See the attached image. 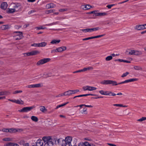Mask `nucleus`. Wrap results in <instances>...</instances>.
Returning <instances> with one entry per match:
<instances>
[{
	"label": "nucleus",
	"mask_w": 146,
	"mask_h": 146,
	"mask_svg": "<svg viewBox=\"0 0 146 146\" xmlns=\"http://www.w3.org/2000/svg\"><path fill=\"white\" fill-rule=\"evenodd\" d=\"M72 140L71 136H68L65 137V139L62 138L56 139L55 140L56 143L60 144L62 146H71V142Z\"/></svg>",
	"instance_id": "obj_1"
},
{
	"label": "nucleus",
	"mask_w": 146,
	"mask_h": 146,
	"mask_svg": "<svg viewBox=\"0 0 146 146\" xmlns=\"http://www.w3.org/2000/svg\"><path fill=\"white\" fill-rule=\"evenodd\" d=\"M100 83L104 85L111 84L113 86L117 85V83L116 81L112 80H104L101 81Z\"/></svg>",
	"instance_id": "obj_2"
},
{
	"label": "nucleus",
	"mask_w": 146,
	"mask_h": 146,
	"mask_svg": "<svg viewBox=\"0 0 146 146\" xmlns=\"http://www.w3.org/2000/svg\"><path fill=\"white\" fill-rule=\"evenodd\" d=\"M51 59L49 58H44L42 59L39 60L36 63V65L40 66L43 64L49 62Z\"/></svg>",
	"instance_id": "obj_3"
},
{
	"label": "nucleus",
	"mask_w": 146,
	"mask_h": 146,
	"mask_svg": "<svg viewBox=\"0 0 146 146\" xmlns=\"http://www.w3.org/2000/svg\"><path fill=\"white\" fill-rule=\"evenodd\" d=\"M42 140L44 144L48 143H53L52 141V139L51 136H45L42 137Z\"/></svg>",
	"instance_id": "obj_4"
},
{
	"label": "nucleus",
	"mask_w": 146,
	"mask_h": 146,
	"mask_svg": "<svg viewBox=\"0 0 146 146\" xmlns=\"http://www.w3.org/2000/svg\"><path fill=\"white\" fill-rule=\"evenodd\" d=\"M14 34V38L15 40H20L23 37V34L21 32H15Z\"/></svg>",
	"instance_id": "obj_5"
},
{
	"label": "nucleus",
	"mask_w": 146,
	"mask_h": 146,
	"mask_svg": "<svg viewBox=\"0 0 146 146\" xmlns=\"http://www.w3.org/2000/svg\"><path fill=\"white\" fill-rule=\"evenodd\" d=\"M58 23V22H54L52 23L46 24L44 25H43L42 26H41L39 27H36V28L37 29V30H40V29H44L46 28L45 27H43V26H52L54 25H56Z\"/></svg>",
	"instance_id": "obj_6"
},
{
	"label": "nucleus",
	"mask_w": 146,
	"mask_h": 146,
	"mask_svg": "<svg viewBox=\"0 0 146 146\" xmlns=\"http://www.w3.org/2000/svg\"><path fill=\"white\" fill-rule=\"evenodd\" d=\"M35 107V106H33L30 107H25L23 108L22 109L19 110V111L20 112H27L31 111Z\"/></svg>",
	"instance_id": "obj_7"
},
{
	"label": "nucleus",
	"mask_w": 146,
	"mask_h": 146,
	"mask_svg": "<svg viewBox=\"0 0 146 146\" xmlns=\"http://www.w3.org/2000/svg\"><path fill=\"white\" fill-rule=\"evenodd\" d=\"M82 89L84 91L88 90L89 91H92L96 90L97 88L94 87L86 86L83 87Z\"/></svg>",
	"instance_id": "obj_8"
},
{
	"label": "nucleus",
	"mask_w": 146,
	"mask_h": 146,
	"mask_svg": "<svg viewBox=\"0 0 146 146\" xmlns=\"http://www.w3.org/2000/svg\"><path fill=\"white\" fill-rule=\"evenodd\" d=\"M145 25L146 24L137 25L134 27V29L138 31H141L146 29V27H145V26H146Z\"/></svg>",
	"instance_id": "obj_9"
},
{
	"label": "nucleus",
	"mask_w": 146,
	"mask_h": 146,
	"mask_svg": "<svg viewBox=\"0 0 146 146\" xmlns=\"http://www.w3.org/2000/svg\"><path fill=\"white\" fill-rule=\"evenodd\" d=\"M138 79L136 78H131L130 79L127 80L122 82L119 83H117V85L120 84H123L126 83L128 82H134L135 81H137L138 80Z\"/></svg>",
	"instance_id": "obj_10"
},
{
	"label": "nucleus",
	"mask_w": 146,
	"mask_h": 146,
	"mask_svg": "<svg viewBox=\"0 0 146 146\" xmlns=\"http://www.w3.org/2000/svg\"><path fill=\"white\" fill-rule=\"evenodd\" d=\"M13 7L15 12H17L21 9V6L19 4H17L15 5Z\"/></svg>",
	"instance_id": "obj_11"
},
{
	"label": "nucleus",
	"mask_w": 146,
	"mask_h": 146,
	"mask_svg": "<svg viewBox=\"0 0 146 146\" xmlns=\"http://www.w3.org/2000/svg\"><path fill=\"white\" fill-rule=\"evenodd\" d=\"M108 14V12H107L97 13H96L95 16H96L102 17L107 16Z\"/></svg>",
	"instance_id": "obj_12"
},
{
	"label": "nucleus",
	"mask_w": 146,
	"mask_h": 146,
	"mask_svg": "<svg viewBox=\"0 0 146 146\" xmlns=\"http://www.w3.org/2000/svg\"><path fill=\"white\" fill-rule=\"evenodd\" d=\"M66 47L65 46H62L61 47H58L56 48L57 52H61L66 50Z\"/></svg>",
	"instance_id": "obj_13"
},
{
	"label": "nucleus",
	"mask_w": 146,
	"mask_h": 146,
	"mask_svg": "<svg viewBox=\"0 0 146 146\" xmlns=\"http://www.w3.org/2000/svg\"><path fill=\"white\" fill-rule=\"evenodd\" d=\"M133 50L130 49H127L126 50L125 53L127 55H133Z\"/></svg>",
	"instance_id": "obj_14"
},
{
	"label": "nucleus",
	"mask_w": 146,
	"mask_h": 146,
	"mask_svg": "<svg viewBox=\"0 0 146 146\" xmlns=\"http://www.w3.org/2000/svg\"><path fill=\"white\" fill-rule=\"evenodd\" d=\"M21 129H19L11 128L9 129V132L10 133H15L20 131Z\"/></svg>",
	"instance_id": "obj_15"
},
{
	"label": "nucleus",
	"mask_w": 146,
	"mask_h": 146,
	"mask_svg": "<svg viewBox=\"0 0 146 146\" xmlns=\"http://www.w3.org/2000/svg\"><path fill=\"white\" fill-rule=\"evenodd\" d=\"M36 146H43V143L42 140L40 139L37 140L36 142Z\"/></svg>",
	"instance_id": "obj_16"
},
{
	"label": "nucleus",
	"mask_w": 146,
	"mask_h": 146,
	"mask_svg": "<svg viewBox=\"0 0 146 146\" xmlns=\"http://www.w3.org/2000/svg\"><path fill=\"white\" fill-rule=\"evenodd\" d=\"M7 4L5 2L2 3L1 5V8L4 10H5L7 7Z\"/></svg>",
	"instance_id": "obj_17"
},
{
	"label": "nucleus",
	"mask_w": 146,
	"mask_h": 146,
	"mask_svg": "<svg viewBox=\"0 0 146 146\" xmlns=\"http://www.w3.org/2000/svg\"><path fill=\"white\" fill-rule=\"evenodd\" d=\"M56 7L55 5L53 3H50L47 4L46 5V7L47 9L52 8L55 7Z\"/></svg>",
	"instance_id": "obj_18"
},
{
	"label": "nucleus",
	"mask_w": 146,
	"mask_h": 146,
	"mask_svg": "<svg viewBox=\"0 0 146 146\" xmlns=\"http://www.w3.org/2000/svg\"><path fill=\"white\" fill-rule=\"evenodd\" d=\"M133 55H139L142 54V52L141 51L137 50H133Z\"/></svg>",
	"instance_id": "obj_19"
},
{
	"label": "nucleus",
	"mask_w": 146,
	"mask_h": 146,
	"mask_svg": "<svg viewBox=\"0 0 146 146\" xmlns=\"http://www.w3.org/2000/svg\"><path fill=\"white\" fill-rule=\"evenodd\" d=\"M60 41V40L54 39L52 40L50 42L51 44H57L59 43Z\"/></svg>",
	"instance_id": "obj_20"
},
{
	"label": "nucleus",
	"mask_w": 146,
	"mask_h": 146,
	"mask_svg": "<svg viewBox=\"0 0 146 146\" xmlns=\"http://www.w3.org/2000/svg\"><path fill=\"white\" fill-rule=\"evenodd\" d=\"M40 111L43 113H44L47 111V109L45 108V107L42 106H40Z\"/></svg>",
	"instance_id": "obj_21"
},
{
	"label": "nucleus",
	"mask_w": 146,
	"mask_h": 146,
	"mask_svg": "<svg viewBox=\"0 0 146 146\" xmlns=\"http://www.w3.org/2000/svg\"><path fill=\"white\" fill-rule=\"evenodd\" d=\"M34 88H38L42 87L43 84L42 83L33 84Z\"/></svg>",
	"instance_id": "obj_22"
},
{
	"label": "nucleus",
	"mask_w": 146,
	"mask_h": 146,
	"mask_svg": "<svg viewBox=\"0 0 146 146\" xmlns=\"http://www.w3.org/2000/svg\"><path fill=\"white\" fill-rule=\"evenodd\" d=\"M82 7L83 9L86 10L90 9L91 7L89 5H83Z\"/></svg>",
	"instance_id": "obj_23"
},
{
	"label": "nucleus",
	"mask_w": 146,
	"mask_h": 146,
	"mask_svg": "<svg viewBox=\"0 0 146 146\" xmlns=\"http://www.w3.org/2000/svg\"><path fill=\"white\" fill-rule=\"evenodd\" d=\"M7 13H13L14 12H16L14 8H8L7 9Z\"/></svg>",
	"instance_id": "obj_24"
},
{
	"label": "nucleus",
	"mask_w": 146,
	"mask_h": 146,
	"mask_svg": "<svg viewBox=\"0 0 146 146\" xmlns=\"http://www.w3.org/2000/svg\"><path fill=\"white\" fill-rule=\"evenodd\" d=\"M115 61H119V62H126V63H130V61L125 60H123V59H116L115 60Z\"/></svg>",
	"instance_id": "obj_25"
},
{
	"label": "nucleus",
	"mask_w": 146,
	"mask_h": 146,
	"mask_svg": "<svg viewBox=\"0 0 146 146\" xmlns=\"http://www.w3.org/2000/svg\"><path fill=\"white\" fill-rule=\"evenodd\" d=\"M87 110V109L86 108H84L80 112L82 114H86L88 113Z\"/></svg>",
	"instance_id": "obj_26"
},
{
	"label": "nucleus",
	"mask_w": 146,
	"mask_h": 146,
	"mask_svg": "<svg viewBox=\"0 0 146 146\" xmlns=\"http://www.w3.org/2000/svg\"><path fill=\"white\" fill-rule=\"evenodd\" d=\"M47 44V43L45 42H42L38 43L39 47H43L45 46Z\"/></svg>",
	"instance_id": "obj_27"
},
{
	"label": "nucleus",
	"mask_w": 146,
	"mask_h": 146,
	"mask_svg": "<svg viewBox=\"0 0 146 146\" xmlns=\"http://www.w3.org/2000/svg\"><path fill=\"white\" fill-rule=\"evenodd\" d=\"M65 96H69L72 95L71 90L67 91L64 92Z\"/></svg>",
	"instance_id": "obj_28"
},
{
	"label": "nucleus",
	"mask_w": 146,
	"mask_h": 146,
	"mask_svg": "<svg viewBox=\"0 0 146 146\" xmlns=\"http://www.w3.org/2000/svg\"><path fill=\"white\" fill-rule=\"evenodd\" d=\"M93 69V68L92 67H89L88 68H85L83 69H82V72L86 71L87 70H92Z\"/></svg>",
	"instance_id": "obj_29"
},
{
	"label": "nucleus",
	"mask_w": 146,
	"mask_h": 146,
	"mask_svg": "<svg viewBox=\"0 0 146 146\" xmlns=\"http://www.w3.org/2000/svg\"><path fill=\"white\" fill-rule=\"evenodd\" d=\"M32 56L34 55L39 53L40 52L38 50H33L31 51Z\"/></svg>",
	"instance_id": "obj_30"
},
{
	"label": "nucleus",
	"mask_w": 146,
	"mask_h": 146,
	"mask_svg": "<svg viewBox=\"0 0 146 146\" xmlns=\"http://www.w3.org/2000/svg\"><path fill=\"white\" fill-rule=\"evenodd\" d=\"M3 140L6 141H12L13 139L10 137H6L3 139Z\"/></svg>",
	"instance_id": "obj_31"
},
{
	"label": "nucleus",
	"mask_w": 146,
	"mask_h": 146,
	"mask_svg": "<svg viewBox=\"0 0 146 146\" xmlns=\"http://www.w3.org/2000/svg\"><path fill=\"white\" fill-rule=\"evenodd\" d=\"M31 119L35 122H37L38 120V118L35 116H32L31 117Z\"/></svg>",
	"instance_id": "obj_32"
},
{
	"label": "nucleus",
	"mask_w": 146,
	"mask_h": 146,
	"mask_svg": "<svg viewBox=\"0 0 146 146\" xmlns=\"http://www.w3.org/2000/svg\"><path fill=\"white\" fill-rule=\"evenodd\" d=\"M15 103L21 104H24L22 100H15Z\"/></svg>",
	"instance_id": "obj_33"
},
{
	"label": "nucleus",
	"mask_w": 146,
	"mask_h": 146,
	"mask_svg": "<svg viewBox=\"0 0 146 146\" xmlns=\"http://www.w3.org/2000/svg\"><path fill=\"white\" fill-rule=\"evenodd\" d=\"M8 26L7 25H3L1 27V29L2 30H4L8 29Z\"/></svg>",
	"instance_id": "obj_34"
},
{
	"label": "nucleus",
	"mask_w": 146,
	"mask_h": 146,
	"mask_svg": "<svg viewBox=\"0 0 146 146\" xmlns=\"http://www.w3.org/2000/svg\"><path fill=\"white\" fill-rule=\"evenodd\" d=\"M134 69L137 70H142V68L140 66H135L134 67Z\"/></svg>",
	"instance_id": "obj_35"
},
{
	"label": "nucleus",
	"mask_w": 146,
	"mask_h": 146,
	"mask_svg": "<svg viewBox=\"0 0 146 146\" xmlns=\"http://www.w3.org/2000/svg\"><path fill=\"white\" fill-rule=\"evenodd\" d=\"M0 131H2L5 132H9V129L3 128L2 129H0Z\"/></svg>",
	"instance_id": "obj_36"
},
{
	"label": "nucleus",
	"mask_w": 146,
	"mask_h": 146,
	"mask_svg": "<svg viewBox=\"0 0 146 146\" xmlns=\"http://www.w3.org/2000/svg\"><path fill=\"white\" fill-rule=\"evenodd\" d=\"M112 59V56H109L106 58V60L107 61H110Z\"/></svg>",
	"instance_id": "obj_37"
},
{
	"label": "nucleus",
	"mask_w": 146,
	"mask_h": 146,
	"mask_svg": "<svg viewBox=\"0 0 146 146\" xmlns=\"http://www.w3.org/2000/svg\"><path fill=\"white\" fill-rule=\"evenodd\" d=\"M146 120V117H142L141 118L137 120V121L141 122Z\"/></svg>",
	"instance_id": "obj_38"
},
{
	"label": "nucleus",
	"mask_w": 146,
	"mask_h": 146,
	"mask_svg": "<svg viewBox=\"0 0 146 146\" xmlns=\"http://www.w3.org/2000/svg\"><path fill=\"white\" fill-rule=\"evenodd\" d=\"M54 143H48L44 144V146H54Z\"/></svg>",
	"instance_id": "obj_39"
},
{
	"label": "nucleus",
	"mask_w": 146,
	"mask_h": 146,
	"mask_svg": "<svg viewBox=\"0 0 146 146\" xmlns=\"http://www.w3.org/2000/svg\"><path fill=\"white\" fill-rule=\"evenodd\" d=\"M111 93V92H109L108 91H105L104 95L110 96Z\"/></svg>",
	"instance_id": "obj_40"
},
{
	"label": "nucleus",
	"mask_w": 146,
	"mask_h": 146,
	"mask_svg": "<svg viewBox=\"0 0 146 146\" xmlns=\"http://www.w3.org/2000/svg\"><path fill=\"white\" fill-rule=\"evenodd\" d=\"M113 106H116L117 107H126V106H123L122 104H114Z\"/></svg>",
	"instance_id": "obj_41"
},
{
	"label": "nucleus",
	"mask_w": 146,
	"mask_h": 146,
	"mask_svg": "<svg viewBox=\"0 0 146 146\" xmlns=\"http://www.w3.org/2000/svg\"><path fill=\"white\" fill-rule=\"evenodd\" d=\"M13 143L11 142H9L4 144V146H13Z\"/></svg>",
	"instance_id": "obj_42"
},
{
	"label": "nucleus",
	"mask_w": 146,
	"mask_h": 146,
	"mask_svg": "<svg viewBox=\"0 0 146 146\" xmlns=\"http://www.w3.org/2000/svg\"><path fill=\"white\" fill-rule=\"evenodd\" d=\"M54 11H55L54 10L51 9L50 10L46 11L45 12V13L46 14H49L50 13H52Z\"/></svg>",
	"instance_id": "obj_43"
},
{
	"label": "nucleus",
	"mask_w": 146,
	"mask_h": 146,
	"mask_svg": "<svg viewBox=\"0 0 146 146\" xmlns=\"http://www.w3.org/2000/svg\"><path fill=\"white\" fill-rule=\"evenodd\" d=\"M84 146H92V144L89 143L88 142H85L83 143Z\"/></svg>",
	"instance_id": "obj_44"
},
{
	"label": "nucleus",
	"mask_w": 146,
	"mask_h": 146,
	"mask_svg": "<svg viewBox=\"0 0 146 146\" xmlns=\"http://www.w3.org/2000/svg\"><path fill=\"white\" fill-rule=\"evenodd\" d=\"M129 74V72H126L125 73L123 74L122 75L121 77L122 78H123L126 76L127 75Z\"/></svg>",
	"instance_id": "obj_45"
},
{
	"label": "nucleus",
	"mask_w": 146,
	"mask_h": 146,
	"mask_svg": "<svg viewBox=\"0 0 146 146\" xmlns=\"http://www.w3.org/2000/svg\"><path fill=\"white\" fill-rule=\"evenodd\" d=\"M23 54L25 56H32L31 52L28 53H25Z\"/></svg>",
	"instance_id": "obj_46"
},
{
	"label": "nucleus",
	"mask_w": 146,
	"mask_h": 146,
	"mask_svg": "<svg viewBox=\"0 0 146 146\" xmlns=\"http://www.w3.org/2000/svg\"><path fill=\"white\" fill-rule=\"evenodd\" d=\"M80 31H82L84 33H87L89 32V29H81Z\"/></svg>",
	"instance_id": "obj_47"
},
{
	"label": "nucleus",
	"mask_w": 146,
	"mask_h": 146,
	"mask_svg": "<svg viewBox=\"0 0 146 146\" xmlns=\"http://www.w3.org/2000/svg\"><path fill=\"white\" fill-rule=\"evenodd\" d=\"M22 90H17L14 92H13V94H16L22 93Z\"/></svg>",
	"instance_id": "obj_48"
},
{
	"label": "nucleus",
	"mask_w": 146,
	"mask_h": 146,
	"mask_svg": "<svg viewBox=\"0 0 146 146\" xmlns=\"http://www.w3.org/2000/svg\"><path fill=\"white\" fill-rule=\"evenodd\" d=\"M96 95L94 94H83L82 95V97L83 96H95Z\"/></svg>",
	"instance_id": "obj_49"
},
{
	"label": "nucleus",
	"mask_w": 146,
	"mask_h": 146,
	"mask_svg": "<svg viewBox=\"0 0 146 146\" xmlns=\"http://www.w3.org/2000/svg\"><path fill=\"white\" fill-rule=\"evenodd\" d=\"M31 46H32L38 47H39L38 43H34L32 44Z\"/></svg>",
	"instance_id": "obj_50"
},
{
	"label": "nucleus",
	"mask_w": 146,
	"mask_h": 146,
	"mask_svg": "<svg viewBox=\"0 0 146 146\" xmlns=\"http://www.w3.org/2000/svg\"><path fill=\"white\" fill-rule=\"evenodd\" d=\"M26 87L29 88H34L33 84L27 85Z\"/></svg>",
	"instance_id": "obj_51"
},
{
	"label": "nucleus",
	"mask_w": 146,
	"mask_h": 146,
	"mask_svg": "<svg viewBox=\"0 0 146 146\" xmlns=\"http://www.w3.org/2000/svg\"><path fill=\"white\" fill-rule=\"evenodd\" d=\"M63 96H65L64 92V93H61V94H59L58 95L56 96V97H60Z\"/></svg>",
	"instance_id": "obj_52"
},
{
	"label": "nucleus",
	"mask_w": 146,
	"mask_h": 146,
	"mask_svg": "<svg viewBox=\"0 0 146 146\" xmlns=\"http://www.w3.org/2000/svg\"><path fill=\"white\" fill-rule=\"evenodd\" d=\"M4 92V95H9L10 94V92L8 91H3Z\"/></svg>",
	"instance_id": "obj_53"
},
{
	"label": "nucleus",
	"mask_w": 146,
	"mask_h": 146,
	"mask_svg": "<svg viewBox=\"0 0 146 146\" xmlns=\"http://www.w3.org/2000/svg\"><path fill=\"white\" fill-rule=\"evenodd\" d=\"M36 11H35V10H32L29 11L28 12V14H31V13H34L36 12Z\"/></svg>",
	"instance_id": "obj_54"
},
{
	"label": "nucleus",
	"mask_w": 146,
	"mask_h": 146,
	"mask_svg": "<svg viewBox=\"0 0 146 146\" xmlns=\"http://www.w3.org/2000/svg\"><path fill=\"white\" fill-rule=\"evenodd\" d=\"M115 5V4H112L110 5H108L106 7L108 9H111L112 7Z\"/></svg>",
	"instance_id": "obj_55"
},
{
	"label": "nucleus",
	"mask_w": 146,
	"mask_h": 146,
	"mask_svg": "<svg viewBox=\"0 0 146 146\" xmlns=\"http://www.w3.org/2000/svg\"><path fill=\"white\" fill-rule=\"evenodd\" d=\"M93 28V30H94V31H98L100 29V28L99 27H94V28Z\"/></svg>",
	"instance_id": "obj_56"
},
{
	"label": "nucleus",
	"mask_w": 146,
	"mask_h": 146,
	"mask_svg": "<svg viewBox=\"0 0 146 146\" xmlns=\"http://www.w3.org/2000/svg\"><path fill=\"white\" fill-rule=\"evenodd\" d=\"M92 39V37L87 38H83L82 39L83 40H88Z\"/></svg>",
	"instance_id": "obj_57"
},
{
	"label": "nucleus",
	"mask_w": 146,
	"mask_h": 146,
	"mask_svg": "<svg viewBox=\"0 0 146 146\" xmlns=\"http://www.w3.org/2000/svg\"><path fill=\"white\" fill-rule=\"evenodd\" d=\"M105 91L101 90L99 91V92L102 95H104Z\"/></svg>",
	"instance_id": "obj_58"
},
{
	"label": "nucleus",
	"mask_w": 146,
	"mask_h": 146,
	"mask_svg": "<svg viewBox=\"0 0 146 146\" xmlns=\"http://www.w3.org/2000/svg\"><path fill=\"white\" fill-rule=\"evenodd\" d=\"M57 52L56 48L52 50L51 51V53Z\"/></svg>",
	"instance_id": "obj_59"
},
{
	"label": "nucleus",
	"mask_w": 146,
	"mask_h": 146,
	"mask_svg": "<svg viewBox=\"0 0 146 146\" xmlns=\"http://www.w3.org/2000/svg\"><path fill=\"white\" fill-rule=\"evenodd\" d=\"M82 72V69L74 72H73V73H78V72Z\"/></svg>",
	"instance_id": "obj_60"
},
{
	"label": "nucleus",
	"mask_w": 146,
	"mask_h": 146,
	"mask_svg": "<svg viewBox=\"0 0 146 146\" xmlns=\"http://www.w3.org/2000/svg\"><path fill=\"white\" fill-rule=\"evenodd\" d=\"M65 105V104H62L60 105H59L58 106H57V108H60V107H61L64 106Z\"/></svg>",
	"instance_id": "obj_61"
},
{
	"label": "nucleus",
	"mask_w": 146,
	"mask_h": 146,
	"mask_svg": "<svg viewBox=\"0 0 146 146\" xmlns=\"http://www.w3.org/2000/svg\"><path fill=\"white\" fill-rule=\"evenodd\" d=\"M4 95V92L3 91H0V96Z\"/></svg>",
	"instance_id": "obj_62"
},
{
	"label": "nucleus",
	"mask_w": 146,
	"mask_h": 146,
	"mask_svg": "<svg viewBox=\"0 0 146 146\" xmlns=\"http://www.w3.org/2000/svg\"><path fill=\"white\" fill-rule=\"evenodd\" d=\"M85 104H81L79 105H78L75 106V107H80L82 108L83 106H84Z\"/></svg>",
	"instance_id": "obj_63"
},
{
	"label": "nucleus",
	"mask_w": 146,
	"mask_h": 146,
	"mask_svg": "<svg viewBox=\"0 0 146 146\" xmlns=\"http://www.w3.org/2000/svg\"><path fill=\"white\" fill-rule=\"evenodd\" d=\"M72 94H75L76 93L75 90H71Z\"/></svg>",
	"instance_id": "obj_64"
}]
</instances>
